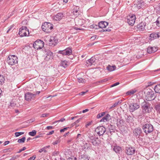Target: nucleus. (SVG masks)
<instances>
[{"mask_svg": "<svg viewBox=\"0 0 160 160\" xmlns=\"http://www.w3.org/2000/svg\"><path fill=\"white\" fill-rule=\"evenodd\" d=\"M88 141L95 146L99 145L101 143L100 140L95 135H90L88 137Z\"/></svg>", "mask_w": 160, "mask_h": 160, "instance_id": "1", "label": "nucleus"}, {"mask_svg": "<svg viewBox=\"0 0 160 160\" xmlns=\"http://www.w3.org/2000/svg\"><path fill=\"white\" fill-rule=\"evenodd\" d=\"M6 61L9 65H13L18 63V58L15 55H10L7 58Z\"/></svg>", "mask_w": 160, "mask_h": 160, "instance_id": "2", "label": "nucleus"}, {"mask_svg": "<svg viewBox=\"0 0 160 160\" xmlns=\"http://www.w3.org/2000/svg\"><path fill=\"white\" fill-rule=\"evenodd\" d=\"M53 25L50 22H45L42 25V28L43 31L47 33L51 32L53 28Z\"/></svg>", "mask_w": 160, "mask_h": 160, "instance_id": "3", "label": "nucleus"}, {"mask_svg": "<svg viewBox=\"0 0 160 160\" xmlns=\"http://www.w3.org/2000/svg\"><path fill=\"white\" fill-rule=\"evenodd\" d=\"M18 34L20 37H22L28 36L29 34V32L26 27L22 26L19 29Z\"/></svg>", "mask_w": 160, "mask_h": 160, "instance_id": "4", "label": "nucleus"}, {"mask_svg": "<svg viewBox=\"0 0 160 160\" xmlns=\"http://www.w3.org/2000/svg\"><path fill=\"white\" fill-rule=\"evenodd\" d=\"M142 128L144 132L147 134L152 132L153 130V126L150 124H144Z\"/></svg>", "mask_w": 160, "mask_h": 160, "instance_id": "5", "label": "nucleus"}, {"mask_svg": "<svg viewBox=\"0 0 160 160\" xmlns=\"http://www.w3.org/2000/svg\"><path fill=\"white\" fill-rule=\"evenodd\" d=\"M146 99L148 101L154 100L156 98V95L154 92L151 89H149L145 95Z\"/></svg>", "mask_w": 160, "mask_h": 160, "instance_id": "6", "label": "nucleus"}, {"mask_svg": "<svg viewBox=\"0 0 160 160\" xmlns=\"http://www.w3.org/2000/svg\"><path fill=\"white\" fill-rule=\"evenodd\" d=\"M44 44V42L43 41L38 40L34 42L33 46L35 49H40L43 47Z\"/></svg>", "mask_w": 160, "mask_h": 160, "instance_id": "7", "label": "nucleus"}, {"mask_svg": "<svg viewBox=\"0 0 160 160\" xmlns=\"http://www.w3.org/2000/svg\"><path fill=\"white\" fill-rule=\"evenodd\" d=\"M95 131L97 134L100 136H102L106 132V129L105 127L102 126H99L97 127L95 129Z\"/></svg>", "mask_w": 160, "mask_h": 160, "instance_id": "8", "label": "nucleus"}, {"mask_svg": "<svg viewBox=\"0 0 160 160\" xmlns=\"http://www.w3.org/2000/svg\"><path fill=\"white\" fill-rule=\"evenodd\" d=\"M136 20L135 15L132 14L130 15L127 18V22L128 24L131 26H133L135 23Z\"/></svg>", "mask_w": 160, "mask_h": 160, "instance_id": "9", "label": "nucleus"}, {"mask_svg": "<svg viewBox=\"0 0 160 160\" xmlns=\"http://www.w3.org/2000/svg\"><path fill=\"white\" fill-rule=\"evenodd\" d=\"M150 104L147 102H144L142 104V108L143 112H149V108L150 106Z\"/></svg>", "mask_w": 160, "mask_h": 160, "instance_id": "10", "label": "nucleus"}, {"mask_svg": "<svg viewBox=\"0 0 160 160\" xmlns=\"http://www.w3.org/2000/svg\"><path fill=\"white\" fill-rule=\"evenodd\" d=\"M129 111L132 112L139 108L140 106L138 103L134 102L130 103L129 105Z\"/></svg>", "mask_w": 160, "mask_h": 160, "instance_id": "11", "label": "nucleus"}, {"mask_svg": "<svg viewBox=\"0 0 160 160\" xmlns=\"http://www.w3.org/2000/svg\"><path fill=\"white\" fill-rule=\"evenodd\" d=\"M58 53L63 55H70L72 54V50L71 48H68L64 50L59 51Z\"/></svg>", "mask_w": 160, "mask_h": 160, "instance_id": "12", "label": "nucleus"}, {"mask_svg": "<svg viewBox=\"0 0 160 160\" xmlns=\"http://www.w3.org/2000/svg\"><path fill=\"white\" fill-rule=\"evenodd\" d=\"M36 96V94L31 92H28L25 94V99L28 101H29L34 98Z\"/></svg>", "mask_w": 160, "mask_h": 160, "instance_id": "13", "label": "nucleus"}, {"mask_svg": "<svg viewBox=\"0 0 160 160\" xmlns=\"http://www.w3.org/2000/svg\"><path fill=\"white\" fill-rule=\"evenodd\" d=\"M135 149L134 148L127 147L125 148V152L128 155H132L135 153Z\"/></svg>", "mask_w": 160, "mask_h": 160, "instance_id": "14", "label": "nucleus"}, {"mask_svg": "<svg viewBox=\"0 0 160 160\" xmlns=\"http://www.w3.org/2000/svg\"><path fill=\"white\" fill-rule=\"evenodd\" d=\"M146 24L145 22H142L141 23L138 25L137 26V28L139 31H144L145 30V28Z\"/></svg>", "mask_w": 160, "mask_h": 160, "instance_id": "15", "label": "nucleus"}, {"mask_svg": "<svg viewBox=\"0 0 160 160\" xmlns=\"http://www.w3.org/2000/svg\"><path fill=\"white\" fill-rule=\"evenodd\" d=\"M160 37V32H157L151 33L150 35V39L153 40Z\"/></svg>", "mask_w": 160, "mask_h": 160, "instance_id": "16", "label": "nucleus"}, {"mask_svg": "<svg viewBox=\"0 0 160 160\" xmlns=\"http://www.w3.org/2000/svg\"><path fill=\"white\" fill-rule=\"evenodd\" d=\"M142 130L140 128H135L133 131V133L136 136H139L142 132Z\"/></svg>", "mask_w": 160, "mask_h": 160, "instance_id": "17", "label": "nucleus"}, {"mask_svg": "<svg viewBox=\"0 0 160 160\" xmlns=\"http://www.w3.org/2000/svg\"><path fill=\"white\" fill-rule=\"evenodd\" d=\"M63 16V15L62 13H58L54 16L53 19L54 20L56 21H60L62 18Z\"/></svg>", "mask_w": 160, "mask_h": 160, "instance_id": "18", "label": "nucleus"}, {"mask_svg": "<svg viewBox=\"0 0 160 160\" xmlns=\"http://www.w3.org/2000/svg\"><path fill=\"white\" fill-rule=\"evenodd\" d=\"M108 25V23L105 21H101L98 23V27L101 28H105Z\"/></svg>", "mask_w": 160, "mask_h": 160, "instance_id": "19", "label": "nucleus"}, {"mask_svg": "<svg viewBox=\"0 0 160 160\" xmlns=\"http://www.w3.org/2000/svg\"><path fill=\"white\" fill-rule=\"evenodd\" d=\"M53 53L50 51H48L46 52V59L47 60L50 59H52L53 58Z\"/></svg>", "mask_w": 160, "mask_h": 160, "instance_id": "20", "label": "nucleus"}, {"mask_svg": "<svg viewBox=\"0 0 160 160\" xmlns=\"http://www.w3.org/2000/svg\"><path fill=\"white\" fill-rule=\"evenodd\" d=\"M110 118V115L108 114H107L105 116L103 117L100 120V122H106L108 121Z\"/></svg>", "mask_w": 160, "mask_h": 160, "instance_id": "21", "label": "nucleus"}, {"mask_svg": "<svg viewBox=\"0 0 160 160\" xmlns=\"http://www.w3.org/2000/svg\"><path fill=\"white\" fill-rule=\"evenodd\" d=\"M157 48L155 47H148L147 48V52L148 53H154L157 51Z\"/></svg>", "mask_w": 160, "mask_h": 160, "instance_id": "22", "label": "nucleus"}, {"mask_svg": "<svg viewBox=\"0 0 160 160\" xmlns=\"http://www.w3.org/2000/svg\"><path fill=\"white\" fill-rule=\"evenodd\" d=\"M108 129L110 133L112 134V132H115V126L114 125L109 124L108 127Z\"/></svg>", "mask_w": 160, "mask_h": 160, "instance_id": "23", "label": "nucleus"}, {"mask_svg": "<svg viewBox=\"0 0 160 160\" xmlns=\"http://www.w3.org/2000/svg\"><path fill=\"white\" fill-rule=\"evenodd\" d=\"M95 60L96 58L95 57H92L88 60L87 62V63L89 65H91L95 62Z\"/></svg>", "mask_w": 160, "mask_h": 160, "instance_id": "24", "label": "nucleus"}, {"mask_svg": "<svg viewBox=\"0 0 160 160\" xmlns=\"http://www.w3.org/2000/svg\"><path fill=\"white\" fill-rule=\"evenodd\" d=\"M50 147L49 145L45 146L42 148L40 149L38 151V152L40 153H41L43 152L44 153H46L48 152L47 149L49 148Z\"/></svg>", "mask_w": 160, "mask_h": 160, "instance_id": "25", "label": "nucleus"}, {"mask_svg": "<svg viewBox=\"0 0 160 160\" xmlns=\"http://www.w3.org/2000/svg\"><path fill=\"white\" fill-rule=\"evenodd\" d=\"M117 125L118 127H122L123 126L124 121L123 119H117Z\"/></svg>", "mask_w": 160, "mask_h": 160, "instance_id": "26", "label": "nucleus"}, {"mask_svg": "<svg viewBox=\"0 0 160 160\" xmlns=\"http://www.w3.org/2000/svg\"><path fill=\"white\" fill-rule=\"evenodd\" d=\"M49 41L50 42L49 45L50 46H51L52 45L55 46L57 44L56 40H54V39L53 37L51 38L49 40Z\"/></svg>", "mask_w": 160, "mask_h": 160, "instance_id": "27", "label": "nucleus"}, {"mask_svg": "<svg viewBox=\"0 0 160 160\" xmlns=\"http://www.w3.org/2000/svg\"><path fill=\"white\" fill-rule=\"evenodd\" d=\"M116 68V67L115 65L111 66L109 65L107 67V69L109 72H112L115 70Z\"/></svg>", "mask_w": 160, "mask_h": 160, "instance_id": "28", "label": "nucleus"}, {"mask_svg": "<svg viewBox=\"0 0 160 160\" xmlns=\"http://www.w3.org/2000/svg\"><path fill=\"white\" fill-rule=\"evenodd\" d=\"M137 91V90L136 89H132L127 92L126 95H131L135 93Z\"/></svg>", "mask_w": 160, "mask_h": 160, "instance_id": "29", "label": "nucleus"}, {"mask_svg": "<svg viewBox=\"0 0 160 160\" xmlns=\"http://www.w3.org/2000/svg\"><path fill=\"white\" fill-rule=\"evenodd\" d=\"M79 160H89V158L86 155L83 154L79 156Z\"/></svg>", "mask_w": 160, "mask_h": 160, "instance_id": "30", "label": "nucleus"}, {"mask_svg": "<svg viewBox=\"0 0 160 160\" xmlns=\"http://www.w3.org/2000/svg\"><path fill=\"white\" fill-rule=\"evenodd\" d=\"M154 90L156 92L160 93V84L156 85L154 87Z\"/></svg>", "mask_w": 160, "mask_h": 160, "instance_id": "31", "label": "nucleus"}, {"mask_svg": "<svg viewBox=\"0 0 160 160\" xmlns=\"http://www.w3.org/2000/svg\"><path fill=\"white\" fill-rule=\"evenodd\" d=\"M121 148L119 146H114L113 148V150L116 153L119 152L121 150Z\"/></svg>", "mask_w": 160, "mask_h": 160, "instance_id": "32", "label": "nucleus"}, {"mask_svg": "<svg viewBox=\"0 0 160 160\" xmlns=\"http://www.w3.org/2000/svg\"><path fill=\"white\" fill-rule=\"evenodd\" d=\"M61 66L64 68H66L68 66L67 62L66 61L61 62Z\"/></svg>", "mask_w": 160, "mask_h": 160, "instance_id": "33", "label": "nucleus"}, {"mask_svg": "<svg viewBox=\"0 0 160 160\" xmlns=\"http://www.w3.org/2000/svg\"><path fill=\"white\" fill-rule=\"evenodd\" d=\"M5 78L2 75H0V84H2L4 83Z\"/></svg>", "mask_w": 160, "mask_h": 160, "instance_id": "34", "label": "nucleus"}, {"mask_svg": "<svg viewBox=\"0 0 160 160\" xmlns=\"http://www.w3.org/2000/svg\"><path fill=\"white\" fill-rule=\"evenodd\" d=\"M36 131L35 130H33L32 132H29L28 134L29 135L33 136H34L36 134Z\"/></svg>", "mask_w": 160, "mask_h": 160, "instance_id": "35", "label": "nucleus"}, {"mask_svg": "<svg viewBox=\"0 0 160 160\" xmlns=\"http://www.w3.org/2000/svg\"><path fill=\"white\" fill-rule=\"evenodd\" d=\"M25 139V137H23L22 138L18 139V143H23L24 142Z\"/></svg>", "mask_w": 160, "mask_h": 160, "instance_id": "36", "label": "nucleus"}, {"mask_svg": "<svg viewBox=\"0 0 160 160\" xmlns=\"http://www.w3.org/2000/svg\"><path fill=\"white\" fill-rule=\"evenodd\" d=\"M105 112H102L98 114L97 116V118H100L101 117L103 116L105 114Z\"/></svg>", "mask_w": 160, "mask_h": 160, "instance_id": "37", "label": "nucleus"}, {"mask_svg": "<svg viewBox=\"0 0 160 160\" xmlns=\"http://www.w3.org/2000/svg\"><path fill=\"white\" fill-rule=\"evenodd\" d=\"M127 122H132V118L130 116H128L127 118Z\"/></svg>", "mask_w": 160, "mask_h": 160, "instance_id": "38", "label": "nucleus"}, {"mask_svg": "<svg viewBox=\"0 0 160 160\" xmlns=\"http://www.w3.org/2000/svg\"><path fill=\"white\" fill-rule=\"evenodd\" d=\"M98 25L97 26L96 25L93 24L90 26V28L92 29H97L98 28Z\"/></svg>", "mask_w": 160, "mask_h": 160, "instance_id": "39", "label": "nucleus"}, {"mask_svg": "<svg viewBox=\"0 0 160 160\" xmlns=\"http://www.w3.org/2000/svg\"><path fill=\"white\" fill-rule=\"evenodd\" d=\"M13 149L12 148H6L3 150V152H11L13 150Z\"/></svg>", "mask_w": 160, "mask_h": 160, "instance_id": "40", "label": "nucleus"}, {"mask_svg": "<svg viewBox=\"0 0 160 160\" xmlns=\"http://www.w3.org/2000/svg\"><path fill=\"white\" fill-rule=\"evenodd\" d=\"M24 133V132H16L15 133V135L16 137H18L21 135L23 134Z\"/></svg>", "mask_w": 160, "mask_h": 160, "instance_id": "41", "label": "nucleus"}, {"mask_svg": "<svg viewBox=\"0 0 160 160\" xmlns=\"http://www.w3.org/2000/svg\"><path fill=\"white\" fill-rule=\"evenodd\" d=\"M155 108L158 112H160V103L155 106Z\"/></svg>", "mask_w": 160, "mask_h": 160, "instance_id": "42", "label": "nucleus"}, {"mask_svg": "<svg viewBox=\"0 0 160 160\" xmlns=\"http://www.w3.org/2000/svg\"><path fill=\"white\" fill-rule=\"evenodd\" d=\"M81 135L80 134H78L76 138L77 141H81L82 139L80 138Z\"/></svg>", "mask_w": 160, "mask_h": 160, "instance_id": "43", "label": "nucleus"}, {"mask_svg": "<svg viewBox=\"0 0 160 160\" xmlns=\"http://www.w3.org/2000/svg\"><path fill=\"white\" fill-rule=\"evenodd\" d=\"M156 22L157 23V25L158 26H160V17L158 18L156 21Z\"/></svg>", "mask_w": 160, "mask_h": 160, "instance_id": "44", "label": "nucleus"}, {"mask_svg": "<svg viewBox=\"0 0 160 160\" xmlns=\"http://www.w3.org/2000/svg\"><path fill=\"white\" fill-rule=\"evenodd\" d=\"M85 80L82 78L78 79V82L79 83H83L85 82Z\"/></svg>", "mask_w": 160, "mask_h": 160, "instance_id": "45", "label": "nucleus"}, {"mask_svg": "<svg viewBox=\"0 0 160 160\" xmlns=\"http://www.w3.org/2000/svg\"><path fill=\"white\" fill-rule=\"evenodd\" d=\"M69 128V127H67L66 128H65L63 129H61L60 130V132H64L65 131L67 130L68 128Z\"/></svg>", "mask_w": 160, "mask_h": 160, "instance_id": "46", "label": "nucleus"}, {"mask_svg": "<svg viewBox=\"0 0 160 160\" xmlns=\"http://www.w3.org/2000/svg\"><path fill=\"white\" fill-rule=\"evenodd\" d=\"M118 105L117 102H116L115 103H114L112 105V106L110 108V109H112L114 107H115Z\"/></svg>", "mask_w": 160, "mask_h": 160, "instance_id": "47", "label": "nucleus"}, {"mask_svg": "<svg viewBox=\"0 0 160 160\" xmlns=\"http://www.w3.org/2000/svg\"><path fill=\"white\" fill-rule=\"evenodd\" d=\"M88 92V90H87L85 92H82L79 93V95H82V96L84 94H85V93H86L87 92Z\"/></svg>", "mask_w": 160, "mask_h": 160, "instance_id": "48", "label": "nucleus"}, {"mask_svg": "<svg viewBox=\"0 0 160 160\" xmlns=\"http://www.w3.org/2000/svg\"><path fill=\"white\" fill-rule=\"evenodd\" d=\"M18 157V155L17 156H13L10 159V160H15V159H17Z\"/></svg>", "mask_w": 160, "mask_h": 160, "instance_id": "49", "label": "nucleus"}, {"mask_svg": "<svg viewBox=\"0 0 160 160\" xmlns=\"http://www.w3.org/2000/svg\"><path fill=\"white\" fill-rule=\"evenodd\" d=\"M65 119L63 118H62L59 120H57L55 122H63L65 120Z\"/></svg>", "mask_w": 160, "mask_h": 160, "instance_id": "50", "label": "nucleus"}, {"mask_svg": "<svg viewBox=\"0 0 160 160\" xmlns=\"http://www.w3.org/2000/svg\"><path fill=\"white\" fill-rule=\"evenodd\" d=\"M26 149V148L25 147H23V148L19 150V151L17 152L18 153H20L23 151H24Z\"/></svg>", "mask_w": 160, "mask_h": 160, "instance_id": "51", "label": "nucleus"}, {"mask_svg": "<svg viewBox=\"0 0 160 160\" xmlns=\"http://www.w3.org/2000/svg\"><path fill=\"white\" fill-rule=\"evenodd\" d=\"M111 31V30L110 29H102V30H101V32H109Z\"/></svg>", "mask_w": 160, "mask_h": 160, "instance_id": "52", "label": "nucleus"}, {"mask_svg": "<svg viewBox=\"0 0 160 160\" xmlns=\"http://www.w3.org/2000/svg\"><path fill=\"white\" fill-rule=\"evenodd\" d=\"M54 132V131L52 130L50 132H49L47 134V135H49L51 134H52Z\"/></svg>", "mask_w": 160, "mask_h": 160, "instance_id": "53", "label": "nucleus"}, {"mask_svg": "<svg viewBox=\"0 0 160 160\" xmlns=\"http://www.w3.org/2000/svg\"><path fill=\"white\" fill-rule=\"evenodd\" d=\"M36 157L35 156H33L32 157H30L28 160H34L35 158Z\"/></svg>", "mask_w": 160, "mask_h": 160, "instance_id": "54", "label": "nucleus"}, {"mask_svg": "<svg viewBox=\"0 0 160 160\" xmlns=\"http://www.w3.org/2000/svg\"><path fill=\"white\" fill-rule=\"evenodd\" d=\"M48 114H47V113H43V114H42L41 116V118H44V117H47L48 116Z\"/></svg>", "mask_w": 160, "mask_h": 160, "instance_id": "55", "label": "nucleus"}, {"mask_svg": "<svg viewBox=\"0 0 160 160\" xmlns=\"http://www.w3.org/2000/svg\"><path fill=\"white\" fill-rule=\"evenodd\" d=\"M119 82H117L113 84L111 86V87H114L115 86H116L118 85L119 84Z\"/></svg>", "mask_w": 160, "mask_h": 160, "instance_id": "56", "label": "nucleus"}, {"mask_svg": "<svg viewBox=\"0 0 160 160\" xmlns=\"http://www.w3.org/2000/svg\"><path fill=\"white\" fill-rule=\"evenodd\" d=\"M68 160H77V158L76 157L73 156L71 158H68Z\"/></svg>", "mask_w": 160, "mask_h": 160, "instance_id": "57", "label": "nucleus"}, {"mask_svg": "<svg viewBox=\"0 0 160 160\" xmlns=\"http://www.w3.org/2000/svg\"><path fill=\"white\" fill-rule=\"evenodd\" d=\"M59 143V142L58 140H56L54 142H53L52 144L53 145H56L58 144Z\"/></svg>", "mask_w": 160, "mask_h": 160, "instance_id": "58", "label": "nucleus"}, {"mask_svg": "<svg viewBox=\"0 0 160 160\" xmlns=\"http://www.w3.org/2000/svg\"><path fill=\"white\" fill-rule=\"evenodd\" d=\"M53 128H54L52 126H48L46 127V129L48 130L52 129Z\"/></svg>", "mask_w": 160, "mask_h": 160, "instance_id": "59", "label": "nucleus"}, {"mask_svg": "<svg viewBox=\"0 0 160 160\" xmlns=\"http://www.w3.org/2000/svg\"><path fill=\"white\" fill-rule=\"evenodd\" d=\"M97 36L96 35H94L93 36H92L91 37V39H92V40H94L97 37Z\"/></svg>", "mask_w": 160, "mask_h": 160, "instance_id": "60", "label": "nucleus"}, {"mask_svg": "<svg viewBox=\"0 0 160 160\" xmlns=\"http://www.w3.org/2000/svg\"><path fill=\"white\" fill-rule=\"evenodd\" d=\"M9 142H10L9 141H6L4 142L3 144L4 145V146H6V145H7V144H9Z\"/></svg>", "mask_w": 160, "mask_h": 160, "instance_id": "61", "label": "nucleus"}, {"mask_svg": "<svg viewBox=\"0 0 160 160\" xmlns=\"http://www.w3.org/2000/svg\"><path fill=\"white\" fill-rule=\"evenodd\" d=\"M123 100H119L118 102H117V103L118 105L122 103Z\"/></svg>", "mask_w": 160, "mask_h": 160, "instance_id": "62", "label": "nucleus"}, {"mask_svg": "<svg viewBox=\"0 0 160 160\" xmlns=\"http://www.w3.org/2000/svg\"><path fill=\"white\" fill-rule=\"evenodd\" d=\"M89 111V109H86L84 110H83L82 111V112L83 113H85L88 111Z\"/></svg>", "mask_w": 160, "mask_h": 160, "instance_id": "63", "label": "nucleus"}, {"mask_svg": "<svg viewBox=\"0 0 160 160\" xmlns=\"http://www.w3.org/2000/svg\"><path fill=\"white\" fill-rule=\"evenodd\" d=\"M91 122H88L86 125V127H88V126L90 125L91 124Z\"/></svg>", "mask_w": 160, "mask_h": 160, "instance_id": "64", "label": "nucleus"}]
</instances>
